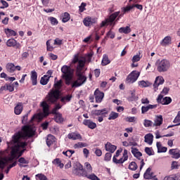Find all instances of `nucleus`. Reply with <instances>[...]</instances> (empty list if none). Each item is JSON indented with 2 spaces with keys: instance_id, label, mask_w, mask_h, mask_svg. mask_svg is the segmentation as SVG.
Wrapping results in <instances>:
<instances>
[{
  "instance_id": "1",
  "label": "nucleus",
  "mask_w": 180,
  "mask_h": 180,
  "mask_svg": "<svg viewBox=\"0 0 180 180\" xmlns=\"http://www.w3.org/2000/svg\"><path fill=\"white\" fill-rule=\"evenodd\" d=\"M34 135V129H33L32 127L24 126L22 128V131H18L15 134L11 142L8 143V147L11 148V157L7 158L6 154L8 150L0 151V169H4L5 167H7V169L4 171L6 174H9V171H11V168L16 167V162L11 164L12 161H13V158L22 157L23 153L26 151V148H25L27 146V143L23 141V140L33 137Z\"/></svg>"
},
{
  "instance_id": "2",
  "label": "nucleus",
  "mask_w": 180,
  "mask_h": 180,
  "mask_svg": "<svg viewBox=\"0 0 180 180\" xmlns=\"http://www.w3.org/2000/svg\"><path fill=\"white\" fill-rule=\"evenodd\" d=\"M63 85V80L60 79L59 81H57V77L55 78V83H54V89L50 90L48 95L46 97V99L47 102L49 103H54L55 102H57L58 101V98H60V89Z\"/></svg>"
},
{
  "instance_id": "3",
  "label": "nucleus",
  "mask_w": 180,
  "mask_h": 180,
  "mask_svg": "<svg viewBox=\"0 0 180 180\" xmlns=\"http://www.w3.org/2000/svg\"><path fill=\"white\" fill-rule=\"evenodd\" d=\"M82 70H84V64L80 63L78 68H76L77 79L74 82H72V88H78L86 82V76L84 75Z\"/></svg>"
},
{
  "instance_id": "4",
  "label": "nucleus",
  "mask_w": 180,
  "mask_h": 180,
  "mask_svg": "<svg viewBox=\"0 0 180 180\" xmlns=\"http://www.w3.org/2000/svg\"><path fill=\"white\" fill-rule=\"evenodd\" d=\"M62 78L65 79L66 85H71L72 84V78H74V70L71 67L65 65L61 68Z\"/></svg>"
},
{
  "instance_id": "5",
  "label": "nucleus",
  "mask_w": 180,
  "mask_h": 180,
  "mask_svg": "<svg viewBox=\"0 0 180 180\" xmlns=\"http://www.w3.org/2000/svg\"><path fill=\"white\" fill-rule=\"evenodd\" d=\"M155 65L158 72H167L171 67V63L167 59L158 60Z\"/></svg>"
},
{
  "instance_id": "6",
  "label": "nucleus",
  "mask_w": 180,
  "mask_h": 180,
  "mask_svg": "<svg viewBox=\"0 0 180 180\" xmlns=\"http://www.w3.org/2000/svg\"><path fill=\"white\" fill-rule=\"evenodd\" d=\"M91 114L93 116H98V122L99 123H102L104 117H108V115H109V110L106 108H103L101 110H93L91 111Z\"/></svg>"
},
{
  "instance_id": "7",
  "label": "nucleus",
  "mask_w": 180,
  "mask_h": 180,
  "mask_svg": "<svg viewBox=\"0 0 180 180\" xmlns=\"http://www.w3.org/2000/svg\"><path fill=\"white\" fill-rule=\"evenodd\" d=\"M86 170L84 169V166L81 165L79 162H76L73 165L72 173L77 176H85L86 174L85 173Z\"/></svg>"
},
{
  "instance_id": "8",
  "label": "nucleus",
  "mask_w": 180,
  "mask_h": 180,
  "mask_svg": "<svg viewBox=\"0 0 180 180\" xmlns=\"http://www.w3.org/2000/svg\"><path fill=\"white\" fill-rule=\"evenodd\" d=\"M120 15V11H116L111 15H110L109 18L102 21L100 26L101 27H105V26H108V25H112L113 22H115V19Z\"/></svg>"
},
{
  "instance_id": "9",
  "label": "nucleus",
  "mask_w": 180,
  "mask_h": 180,
  "mask_svg": "<svg viewBox=\"0 0 180 180\" xmlns=\"http://www.w3.org/2000/svg\"><path fill=\"white\" fill-rule=\"evenodd\" d=\"M140 77V72L137 70L132 71L126 78L125 82L127 84H134Z\"/></svg>"
},
{
  "instance_id": "10",
  "label": "nucleus",
  "mask_w": 180,
  "mask_h": 180,
  "mask_svg": "<svg viewBox=\"0 0 180 180\" xmlns=\"http://www.w3.org/2000/svg\"><path fill=\"white\" fill-rule=\"evenodd\" d=\"M158 103H161L162 105H169L172 102V98L171 97H165L162 94H159L157 98Z\"/></svg>"
},
{
  "instance_id": "11",
  "label": "nucleus",
  "mask_w": 180,
  "mask_h": 180,
  "mask_svg": "<svg viewBox=\"0 0 180 180\" xmlns=\"http://www.w3.org/2000/svg\"><path fill=\"white\" fill-rule=\"evenodd\" d=\"M127 160H129L127 150L124 149L122 158H121L120 160H117V158H115V157H113L112 162H115V164H123V162L127 161Z\"/></svg>"
},
{
  "instance_id": "12",
  "label": "nucleus",
  "mask_w": 180,
  "mask_h": 180,
  "mask_svg": "<svg viewBox=\"0 0 180 180\" xmlns=\"http://www.w3.org/2000/svg\"><path fill=\"white\" fill-rule=\"evenodd\" d=\"M6 44L7 47H14V49H20L22 47L20 43L18 42L15 39H9L6 42Z\"/></svg>"
},
{
  "instance_id": "13",
  "label": "nucleus",
  "mask_w": 180,
  "mask_h": 180,
  "mask_svg": "<svg viewBox=\"0 0 180 180\" xmlns=\"http://www.w3.org/2000/svg\"><path fill=\"white\" fill-rule=\"evenodd\" d=\"M41 106L43 108V113L39 114V116H41L40 119H43V117H47L48 115H49V105L46 101H43L41 103Z\"/></svg>"
},
{
  "instance_id": "14",
  "label": "nucleus",
  "mask_w": 180,
  "mask_h": 180,
  "mask_svg": "<svg viewBox=\"0 0 180 180\" xmlns=\"http://www.w3.org/2000/svg\"><path fill=\"white\" fill-rule=\"evenodd\" d=\"M96 22H98V18L94 17H86L83 20V23L86 27L92 26V25H94Z\"/></svg>"
},
{
  "instance_id": "15",
  "label": "nucleus",
  "mask_w": 180,
  "mask_h": 180,
  "mask_svg": "<svg viewBox=\"0 0 180 180\" xmlns=\"http://www.w3.org/2000/svg\"><path fill=\"white\" fill-rule=\"evenodd\" d=\"M94 97L96 99V103H101L102 101H103V98L105 97V94L103 92L100 91L99 89H96L94 91Z\"/></svg>"
},
{
  "instance_id": "16",
  "label": "nucleus",
  "mask_w": 180,
  "mask_h": 180,
  "mask_svg": "<svg viewBox=\"0 0 180 180\" xmlns=\"http://www.w3.org/2000/svg\"><path fill=\"white\" fill-rule=\"evenodd\" d=\"M164 122V118L162 117V115H155L153 122V127H160L161 124H162Z\"/></svg>"
},
{
  "instance_id": "17",
  "label": "nucleus",
  "mask_w": 180,
  "mask_h": 180,
  "mask_svg": "<svg viewBox=\"0 0 180 180\" xmlns=\"http://www.w3.org/2000/svg\"><path fill=\"white\" fill-rule=\"evenodd\" d=\"M77 64V66L76 68H78L79 67V64H83V68L85 67V63H86V60L85 58L79 59L78 57V55H75L73 60H72V63L73 64Z\"/></svg>"
},
{
  "instance_id": "18",
  "label": "nucleus",
  "mask_w": 180,
  "mask_h": 180,
  "mask_svg": "<svg viewBox=\"0 0 180 180\" xmlns=\"http://www.w3.org/2000/svg\"><path fill=\"white\" fill-rule=\"evenodd\" d=\"M162 84H164V78L157 77L153 84V88H154L155 92H157V89H158V86H160V85H162Z\"/></svg>"
},
{
  "instance_id": "19",
  "label": "nucleus",
  "mask_w": 180,
  "mask_h": 180,
  "mask_svg": "<svg viewBox=\"0 0 180 180\" xmlns=\"http://www.w3.org/2000/svg\"><path fill=\"white\" fill-rule=\"evenodd\" d=\"M169 154L172 155V158H174L175 160L180 158V150L178 148L170 149Z\"/></svg>"
},
{
  "instance_id": "20",
  "label": "nucleus",
  "mask_w": 180,
  "mask_h": 180,
  "mask_svg": "<svg viewBox=\"0 0 180 180\" xmlns=\"http://www.w3.org/2000/svg\"><path fill=\"white\" fill-rule=\"evenodd\" d=\"M18 161L19 162L18 166L20 168H26L27 164L30 162L29 159L25 158H20Z\"/></svg>"
},
{
  "instance_id": "21",
  "label": "nucleus",
  "mask_w": 180,
  "mask_h": 180,
  "mask_svg": "<svg viewBox=\"0 0 180 180\" xmlns=\"http://www.w3.org/2000/svg\"><path fill=\"white\" fill-rule=\"evenodd\" d=\"M83 124H84V126H87L89 129H91V130H94V129H96V123L94 122L91 120H84L83 121Z\"/></svg>"
},
{
  "instance_id": "22",
  "label": "nucleus",
  "mask_w": 180,
  "mask_h": 180,
  "mask_svg": "<svg viewBox=\"0 0 180 180\" xmlns=\"http://www.w3.org/2000/svg\"><path fill=\"white\" fill-rule=\"evenodd\" d=\"M0 91L2 92L4 91H8L9 92H13L15 91V86L11 84H6L0 88Z\"/></svg>"
},
{
  "instance_id": "23",
  "label": "nucleus",
  "mask_w": 180,
  "mask_h": 180,
  "mask_svg": "<svg viewBox=\"0 0 180 180\" xmlns=\"http://www.w3.org/2000/svg\"><path fill=\"white\" fill-rule=\"evenodd\" d=\"M105 148L106 151H108L109 153H111L112 154H113V153L116 151V149L117 148V147H116V146L115 145H112V143H110V142H108L105 145Z\"/></svg>"
},
{
  "instance_id": "24",
  "label": "nucleus",
  "mask_w": 180,
  "mask_h": 180,
  "mask_svg": "<svg viewBox=\"0 0 180 180\" xmlns=\"http://www.w3.org/2000/svg\"><path fill=\"white\" fill-rule=\"evenodd\" d=\"M157 105H151L149 104L146 106H142L141 107V113L142 115H144V113H147V112H148V110H151V109H155V108H157Z\"/></svg>"
},
{
  "instance_id": "25",
  "label": "nucleus",
  "mask_w": 180,
  "mask_h": 180,
  "mask_svg": "<svg viewBox=\"0 0 180 180\" xmlns=\"http://www.w3.org/2000/svg\"><path fill=\"white\" fill-rule=\"evenodd\" d=\"M145 179H153L154 178V173L151 172L150 167H148L143 174Z\"/></svg>"
},
{
  "instance_id": "26",
  "label": "nucleus",
  "mask_w": 180,
  "mask_h": 180,
  "mask_svg": "<svg viewBox=\"0 0 180 180\" xmlns=\"http://www.w3.org/2000/svg\"><path fill=\"white\" fill-rule=\"evenodd\" d=\"M22 111L23 104H22V103H18L14 108V113L15 115H20V113H22Z\"/></svg>"
},
{
  "instance_id": "27",
  "label": "nucleus",
  "mask_w": 180,
  "mask_h": 180,
  "mask_svg": "<svg viewBox=\"0 0 180 180\" xmlns=\"http://www.w3.org/2000/svg\"><path fill=\"white\" fill-rule=\"evenodd\" d=\"M68 139L70 140H79L81 139V134L77 132H72L68 135Z\"/></svg>"
},
{
  "instance_id": "28",
  "label": "nucleus",
  "mask_w": 180,
  "mask_h": 180,
  "mask_svg": "<svg viewBox=\"0 0 180 180\" xmlns=\"http://www.w3.org/2000/svg\"><path fill=\"white\" fill-rule=\"evenodd\" d=\"M145 139V143H147V144H149V146H151L153 144V140L154 139V136L153 134H148L144 136Z\"/></svg>"
},
{
  "instance_id": "29",
  "label": "nucleus",
  "mask_w": 180,
  "mask_h": 180,
  "mask_svg": "<svg viewBox=\"0 0 180 180\" xmlns=\"http://www.w3.org/2000/svg\"><path fill=\"white\" fill-rule=\"evenodd\" d=\"M31 81L32 85H37V72L34 70L31 72Z\"/></svg>"
},
{
  "instance_id": "30",
  "label": "nucleus",
  "mask_w": 180,
  "mask_h": 180,
  "mask_svg": "<svg viewBox=\"0 0 180 180\" xmlns=\"http://www.w3.org/2000/svg\"><path fill=\"white\" fill-rule=\"evenodd\" d=\"M56 141V137L51 134L48 135L46 139V144L48 147H50L52 144H54V142Z\"/></svg>"
},
{
  "instance_id": "31",
  "label": "nucleus",
  "mask_w": 180,
  "mask_h": 180,
  "mask_svg": "<svg viewBox=\"0 0 180 180\" xmlns=\"http://www.w3.org/2000/svg\"><path fill=\"white\" fill-rule=\"evenodd\" d=\"M6 69L10 74H13V72H15V64L12 63H7L6 65Z\"/></svg>"
},
{
  "instance_id": "32",
  "label": "nucleus",
  "mask_w": 180,
  "mask_h": 180,
  "mask_svg": "<svg viewBox=\"0 0 180 180\" xmlns=\"http://www.w3.org/2000/svg\"><path fill=\"white\" fill-rule=\"evenodd\" d=\"M50 78H51V76H49L47 75H44L40 80L41 85H47V84H49V81H50Z\"/></svg>"
},
{
  "instance_id": "33",
  "label": "nucleus",
  "mask_w": 180,
  "mask_h": 180,
  "mask_svg": "<svg viewBox=\"0 0 180 180\" xmlns=\"http://www.w3.org/2000/svg\"><path fill=\"white\" fill-rule=\"evenodd\" d=\"M156 146L158 148V153H167L168 148L167 147L162 146L160 142H157Z\"/></svg>"
},
{
  "instance_id": "34",
  "label": "nucleus",
  "mask_w": 180,
  "mask_h": 180,
  "mask_svg": "<svg viewBox=\"0 0 180 180\" xmlns=\"http://www.w3.org/2000/svg\"><path fill=\"white\" fill-rule=\"evenodd\" d=\"M4 32L6 33L7 37H11V36H17L18 33L15 32L13 30H11L9 28L4 29Z\"/></svg>"
},
{
  "instance_id": "35",
  "label": "nucleus",
  "mask_w": 180,
  "mask_h": 180,
  "mask_svg": "<svg viewBox=\"0 0 180 180\" xmlns=\"http://www.w3.org/2000/svg\"><path fill=\"white\" fill-rule=\"evenodd\" d=\"M54 119L56 123H63V122H64V119L63 118V115H61V113L60 112H56L55 114Z\"/></svg>"
},
{
  "instance_id": "36",
  "label": "nucleus",
  "mask_w": 180,
  "mask_h": 180,
  "mask_svg": "<svg viewBox=\"0 0 180 180\" xmlns=\"http://www.w3.org/2000/svg\"><path fill=\"white\" fill-rule=\"evenodd\" d=\"M131 32V29H130L129 26L122 27L119 29L120 33H124V34H129Z\"/></svg>"
},
{
  "instance_id": "37",
  "label": "nucleus",
  "mask_w": 180,
  "mask_h": 180,
  "mask_svg": "<svg viewBox=\"0 0 180 180\" xmlns=\"http://www.w3.org/2000/svg\"><path fill=\"white\" fill-rule=\"evenodd\" d=\"M138 85L141 86V88H147L150 86V85H151V83L148 81L146 82L144 80H142L138 82Z\"/></svg>"
},
{
  "instance_id": "38",
  "label": "nucleus",
  "mask_w": 180,
  "mask_h": 180,
  "mask_svg": "<svg viewBox=\"0 0 180 180\" xmlns=\"http://www.w3.org/2000/svg\"><path fill=\"white\" fill-rule=\"evenodd\" d=\"M131 96L128 98V101L129 102H134V101H137V96H136V90L134 89L130 91Z\"/></svg>"
},
{
  "instance_id": "39",
  "label": "nucleus",
  "mask_w": 180,
  "mask_h": 180,
  "mask_svg": "<svg viewBox=\"0 0 180 180\" xmlns=\"http://www.w3.org/2000/svg\"><path fill=\"white\" fill-rule=\"evenodd\" d=\"M62 16H63V19H62L63 23H67V22H68V20L71 19V16L70 15V13H68V12H65L63 14H62Z\"/></svg>"
},
{
  "instance_id": "40",
  "label": "nucleus",
  "mask_w": 180,
  "mask_h": 180,
  "mask_svg": "<svg viewBox=\"0 0 180 180\" xmlns=\"http://www.w3.org/2000/svg\"><path fill=\"white\" fill-rule=\"evenodd\" d=\"M119 117V113L112 111L108 117V120H115Z\"/></svg>"
},
{
  "instance_id": "41",
  "label": "nucleus",
  "mask_w": 180,
  "mask_h": 180,
  "mask_svg": "<svg viewBox=\"0 0 180 180\" xmlns=\"http://www.w3.org/2000/svg\"><path fill=\"white\" fill-rule=\"evenodd\" d=\"M102 65H108V64H110V60H109V58L106 54L103 56V60L101 62Z\"/></svg>"
},
{
  "instance_id": "42",
  "label": "nucleus",
  "mask_w": 180,
  "mask_h": 180,
  "mask_svg": "<svg viewBox=\"0 0 180 180\" xmlns=\"http://www.w3.org/2000/svg\"><path fill=\"white\" fill-rule=\"evenodd\" d=\"M84 147H88V144L84 142H79L74 145V148H84Z\"/></svg>"
},
{
  "instance_id": "43",
  "label": "nucleus",
  "mask_w": 180,
  "mask_h": 180,
  "mask_svg": "<svg viewBox=\"0 0 180 180\" xmlns=\"http://www.w3.org/2000/svg\"><path fill=\"white\" fill-rule=\"evenodd\" d=\"M143 126L145 127H154V122L150 120H144Z\"/></svg>"
},
{
  "instance_id": "44",
  "label": "nucleus",
  "mask_w": 180,
  "mask_h": 180,
  "mask_svg": "<svg viewBox=\"0 0 180 180\" xmlns=\"http://www.w3.org/2000/svg\"><path fill=\"white\" fill-rule=\"evenodd\" d=\"M52 164L54 165H58L60 168H64V164L61 163V160L59 158H56L53 160Z\"/></svg>"
},
{
  "instance_id": "45",
  "label": "nucleus",
  "mask_w": 180,
  "mask_h": 180,
  "mask_svg": "<svg viewBox=\"0 0 180 180\" xmlns=\"http://www.w3.org/2000/svg\"><path fill=\"white\" fill-rule=\"evenodd\" d=\"M72 98V96L71 95L65 96L61 98L60 102H63V103H65V102H70Z\"/></svg>"
},
{
  "instance_id": "46",
  "label": "nucleus",
  "mask_w": 180,
  "mask_h": 180,
  "mask_svg": "<svg viewBox=\"0 0 180 180\" xmlns=\"http://www.w3.org/2000/svg\"><path fill=\"white\" fill-rule=\"evenodd\" d=\"M170 43H171V37L169 36L165 37L162 41V46L169 44Z\"/></svg>"
},
{
  "instance_id": "47",
  "label": "nucleus",
  "mask_w": 180,
  "mask_h": 180,
  "mask_svg": "<svg viewBox=\"0 0 180 180\" xmlns=\"http://www.w3.org/2000/svg\"><path fill=\"white\" fill-rule=\"evenodd\" d=\"M9 6V4L6 1L1 0L0 1V9H5Z\"/></svg>"
},
{
  "instance_id": "48",
  "label": "nucleus",
  "mask_w": 180,
  "mask_h": 180,
  "mask_svg": "<svg viewBox=\"0 0 180 180\" xmlns=\"http://www.w3.org/2000/svg\"><path fill=\"white\" fill-rule=\"evenodd\" d=\"M86 176H83L84 178H88V179H91V180H96L98 177L95 174H88V172H86L85 173Z\"/></svg>"
},
{
  "instance_id": "49",
  "label": "nucleus",
  "mask_w": 180,
  "mask_h": 180,
  "mask_svg": "<svg viewBox=\"0 0 180 180\" xmlns=\"http://www.w3.org/2000/svg\"><path fill=\"white\" fill-rule=\"evenodd\" d=\"M137 163L136 162H131L129 165V169H131V171H136L137 169Z\"/></svg>"
},
{
  "instance_id": "50",
  "label": "nucleus",
  "mask_w": 180,
  "mask_h": 180,
  "mask_svg": "<svg viewBox=\"0 0 180 180\" xmlns=\"http://www.w3.org/2000/svg\"><path fill=\"white\" fill-rule=\"evenodd\" d=\"M84 166L86 167V172H87V174L92 173V166H91V164H89V162H85Z\"/></svg>"
},
{
  "instance_id": "51",
  "label": "nucleus",
  "mask_w": 180,
  "mask_h": 180,
  "mask_svg": "<svg viewBox=\"0 0 180 180\" xmlns=\"http://www.w3.org/2000/svg\"><path fill=\"white\" fill-rule=\"evenodd\" d=\"M49 20H50L51 25L53 26H57V25H58V20L54 17H49Z\"/></svg>"
},
{
  "instance_id": "52",
  "label": "nucleus",
  "mask_w": 180,
  "mask_h": 180,
  "mask_svg": "<svg viewBox=\"0 0 180 180\" xmlns=\"http://www.w3.org/2000/svg\"><path fill=\"white\" fill-rule=\"evenodd\" d=\"M164 180H180V174L176 175L175 177L167 176L164 178Z\"/></svg>"
},
{
  "instance_id": "53",
  "label": "nucleus",
  "mask_w": 180,
  "mask_h": 180,
  "mask_svg": "<svg viewBox=\"0 0 180 180\" xmlns=\"http://www.w3.org/2000/svg\"><path fill=\"white\" fill-rule=\"evenodd\" d=\"M131 9H133V5L127 6L126 7H123L122 8V11L124 13H127L130 12V11H131Z\"/></svg>"
},
{
  "instance_id": "54",
  "label": "nucleus",
  "mask_w": 180,
  "mask_h": 180,
  "mask_svg": "<svg viewBox=\"0 0 180 180\" xmlns=\"http://www.w3.org/2000/svg\"><path fill=\"white\" fill-rule=\"evenodd\" d=\"M37 180H48L47 177L43 174H38L35 176Z\"/></svg>"
},
{
  "instance_id": "55",
  "label": "nucleus",
  "mask_w": 180,
  "mask_h": 180,
  "mask_svg": "<svg viewBox=\"0 0 180 180\" xmlns=\"http://www.w3.org/2000/svg\"><path fill=\"white\" fill-rule=\"evenodd\" d=\"M145 153H146L148 155H154V150H153V148H145Z\"/></svg>"
},
{
  "instance_id": "56",
  "label": "nucleus",
  "mask_w": 180,
  "mask_h": 180,
  "mask_svg": "<svg viewBox=\"0 0 180 180\" xmlns=\"http://www.w3.org/2000/svg\"><path fill=\"white\" fill-rule=\"evenodd\" d=\"M59 109H61V105L60 104H56L55 105V108H53L52 110V113L53 114H56L58 113L57 112V110H59Z\"/></svg>"
},
{
  "instance_id": "57",
  "label": "nucleus",
  "mask_w": 180,
  "mask_h": 180,
  "mask_svg": "<svg viewBox=\"0 0 180 180\" xmlns=\"http://www.w3.org/2000/svg\"><path fill=\"white\" fill-rule=\"evenodd\" d=\"M104 160L105 161H110V160H112V153H105Z\"/></svg>"
},
{
  "instance_id": "58",
  "label": "nucleus",
  "mask_w": 180,
  "mask_h": 180,
  "mask_svg": "<svg viewBox=\"0 0 180 180\" xmlns=\"http://www.w3.org/2000/svg\"><path fill=\"white\" fill-rule=\"evenodd\" d=\"M141 58H140V55H135L133 56L131 61L132 63H137L138 61H140Z\"/></svg>"
},
{
  "instance_id": "59",
  "label": "nucleus",
  "mask_w": 180,
  "mask_h": 180,
  "mask_svg": "<svg viewBox=\"0 0 180 180\" xmlns=\"http://www.w3.org/2000/svg\"><path fill=\"white\" fill-rule=\"evenodd\" d=\"M48 56L49 58H51L53 60H56L58 58V56L57 55H55L54 53H49Z\"/></svg>"
},
{
  "instance_id": "60",
  "label": "nucleus",
  "mask_w": 180,
  "mask_h": 180,
  "mask_svg": "<svg viewBox=\"0 0 180 180\" xmlns=\"http://www.w3.org/2000/svg\"><path fill=\"white\" fill-rule=\"evenodd\" d=\"M178 168H179V165L178 164V162H172V169H178Z\"/></svg>"
},
{
  "instance_id": "61",
  "label": "nucleus",
  "mask_w": 180,
  "mask_h": 180,
  "mask_svg": "<svg viewBox=\"0 0 180 180\" xmlns=\"http://www.w3.org/2000/svg\"><path fill=\"white\" fill-rule=\"evenodd\" d=\"M126 120L129 123H134V122H136V117H127Z\"/></svg>"
},
{
  "instance_id": "62",
  "label": "nucleus",
  "mask_w": 180,
  "mask_h": 180,
  "mask_svg": "<svg viewBox=\"0 0 180 180\" xmlns=\"http://www.w3.org/2000/svg\"><path fill=\"white\" fill-rule=\"evenodd\" d=\"M54 44L56 46H61V44H63V41L61 39H60L59 38H56L54 40Z\"/></svg>"
},
{
  "instance_id": "63",
  "label": "nucleus",
  "mask_w": 180,
  "mask_h": 180,
  "mask_svg": "<svg viewBox=\"0 0 180 180\" xmlns=\"http://www.w3.org/2000/svg\"><path fill=\"white\" fill-rule=\"evenodd\" d=\"M46 50L47 51H53V46L50 44V41H46Z\"/></svg>"
},
{
  "instance_id": "64",
  "label": "nucleus",
  "mask_w": 180,
  "mask_h": 180,
  "mask_svg": "<svg viewBox=\"0 0 180 180\" xmlns=\"http://www.w3.org/2000/svg\"><path fill=\"white\" fill-rule=\"evenodd\" d=\"M108 37H110V39H115V32H112V30H110L107 33Z\"/></svg>"
}]
</instances>
